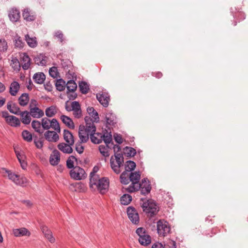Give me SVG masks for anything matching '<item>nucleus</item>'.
I'll use <instances>...</instances> for the list:
<instances>
[{
  "instance_id": "obj_1",
  "label": "nucleus",
  "mask_w": 248,
  "mask_h": 248,
  "mask_svg": "<svg viewBox=\"0 0 248 248\" xmlns=\"http://www.w3.org/2000/svg\"><path fill=\"white\" fill-rule=\"evenodd\" d=\"M85 125H80L79 127L78 136L83 142L88 141L89 136L91 141L94 144H99L103 140V135L101 133H95L96 126L93 119L89 116L84 118Z\"/></svg>"
},
{
  "instance_id": "obj_2",
  "label": "nucleus",
  "mask_w": 248,
  "mask_h": 248,
  "mask_svg": "<svg viewBox=\"0 0 248 248\" xmlns=\"http://www.w3.org/2000/svg\"><path fill=\"white\" fill-rule=\"evenodd\" d=\"M114 152L115 159L112 156L110 159V166L112 170L116 174H119L121 172L120 168L123 165L124 157L123 155L121 153H118L121 151V147L118 145H114L113 146Z\"/></svg>"
},
{
  "instance_id": "obj_3",
  "label": "nucleus",
  "mask_w": 248,
  "mask_h": 248,
  "mask_svg": "<svg viewBox=\"0 0 248 248\" xmlns=\"http://www.w3.org/2000/svg\"><path fill=\"white\" fill-rule=\"evenodd\" d=\"M140 179V171L131 172L130 173L129 180L131 184L128 186L126 190L128 192L132 193L138 191L141 187V184L139 181Z\"/></svg>"
},
{
  "instance_id": "obj_4",
  "label": "nucleus",
  "mask_w": 248,
  "mask_h": 248,
  "mask_svg": "<svg viewBox=\"0 0 248 248\" xmlns=\"http://www.w3.org/2000/svg\"><path fill=\"white\" fill-rule=\"evenodd\" d=\"M1 172L4 176H7L10 180H11L16 185L24 186L27 183V179L25 177L20 178L19 175L5 168L1 169Z\"/></svg>"
},
{
  "instance_id": "obj_5",
  "label": "nucleus",
  "mask_w": 248,
  "mask_h": 248,
  "mask_svg": "<svg viewBox=\"0 0 248 248\" xmlns=\"http://www.w3.org/2000/svg\"><path fill=\"white\" fill-rule=\"evenodd\" d=\"M141 207L143 211L147 214L148 216L151 217L156 215L158 211L155 203L149 200H146L145 202L143 201Z\"/></svg>"
},
{
  "instance_id": "obj_6",
  "label": "nucleus",
  "mask_w": 248,
  "mask_h": 248,
  "mask_svg": "<svg viewBox=\"0 0 248 248\" xmlns=\"http://www.w3.org/2000/svg\"><path fill=\"white\" fill-rule=\"evenodd\" d=\"M171 227L169 223L164 219L157 222V232L159 236L165 237L170 233Z\"/></svg>"
},
{
  "instance_id": "obj_7",
  "label": "nucleus",
  "mask_w": 248,
  "mask_h": 248,
  "mask_svg": "<svg viewBox=\"0 0 248 248\" xmlns=\"http://www.w3.org/2000/svg\"><path fill=\"white\" fill-rule=\"evenodd\" d=\"M70 175L72 178L77 180H80L86 177L84 169L78 166L72 169L70 171Z\"/></svg>"
},
{
  "instance_id": "obj_8",
  "label": "nucleus",
  "mask_w": 248,
  "mask_h": 248,
  "mask_svg": "<svg viewBox=\"0 0 248 248\" xmlns=\"http://www.w3.org/2000/svg\"><path fill=\"white\" fill-rule=\"evenodd\" d=\"M127 214L129 219L134 224L139 223L140 218L139 214L135 208L129 206L127 209Z\"/></svg>"
},
{
  "instance_id": "obj_9",
  "label": "nucleus",
  "mask_w": 248,
  "mask_h": 248,
  "mask_svg": "<svg viewBox=\"0 0 248 248\" xmlns=\"http://www.w3.org/2000/svg\"><path fill=\"white\" fill-rule=\"evenodd\" d=\"M109 180L107 178H102L96 186L101 194H105L108 190Z\"/></svg>"
},
{
  "instance_id": "obj_10",
  "label": "nucleus",
  "mask_w": 248,
  "mask_h": 248,
  "mask_svg": "<svg viewBox=\"0 0 248 248\" xmlns=\"http://www.w3.org/2000/svg\"><path fill=\"white\" fill-rule=\"evenodd\" d=\"M40 228L45 237L49 240V241L53 243L55 241V239L52 235V232L48 227L44 225H42Z\"/></svg>"
},
{
  "instance_id": "obj_11",
  "label": "nucleus",
  "mask_w": 248,
  "mask_h": 248,
  "mask_svg": "<svg viewBox=\"0 0 248 248\" xmlns=\"http://www.w3.org/2000/svg\"><path fill=\"white\" fill-rule=\"evenodd\" d=\"M44 136L46 140L49 142H57L59 140V136L56 132L53 131H46Z\"/></svg>"
},
{
  "instance_id": "obj_12",
  "label": "nucleus",
  "mask_w": 248,
  "mask_h": 248,
  "mask_svg": "<svg viewBox=\"0 0 248 248\" xmlns=\"http://www.w3.org/2000/svg\"><path fill=\"white\" fill-rule=\"evenodd\" d=\"M61 156L60 152L57 150L53 151L49 157L50 164L52 166L57 165L60 161Z\"/></svg>"
},
{
  "instance_id": "obj_13",
  "label": "nucleus",
  "mask_w": 248,
  "mask_h": 248,
  "mask_svg": "<svg viewBox=\"0 0 248 248\" xmlns=\"http://www.w3.org/2000/svg\"><path fill=\"white\" fill-rule=\"evenodd\" d=\"M96 98L99 103L104 107H107L108 106L109 96L107 93H97L96 94Z\"/></svg>"
},
{
  "instance_id": "obj_14",
  "label": "nucleus",
  "mask_w": 248,
  "mask_h": 248,
  "mask_svg": "<svg viewBox=\"0 0 248 248\" xmlns=\"http://www.w3.org/2000/svg\"><path fill=\"white\" fill-rule=\"evenodd\" d=\"M8 16L12 22H16L20 19V13L17 9L12 8L9 11Z\"/></svg>"
},
{
  "instance_id": "obj_15",
  "label": "nucleus",
  "mask_w": 248,
  "mask_h": 248,
  "mask_svg": "<svg viewBox=\"0 0 248 248\" xmlns=\"http://www.w3.org/2000/svg\"><path fill=\"white\" fill-rule=\"evenodd\" d=\"M22 16L23 18L27 21H32L36 19V15L28 8L24 9Z\"/></svg>"
},
{
  "instance_id": "obj_16",
  "label": "nucleus",
  "mask_w": 248,
  "mask_h": 248,
  "mask_svg": "<svg viewBox=\"0 0 248 248\" xmlns=\"http://www.w3.org/2000/svg\"><path fill=\"white\" fill-rule=\"evenodd\" d=\"M47 57L43 54L37 55L34 58V62L38 65H46L47 62Z\"/></svg>"
},
{
  "instance_id": "obj_17",
  "label": "nucleus",
  "mask_w": 248,
  "mask_h": 248,
  "mask_svg": "<svg viewBox=\"0 0 248 248\" xmlns=\"http://www.w3.org/2000/svg\"><path fill=\"white\" fill-rule=\"evenodd\" d=\"M21 62L22 68L24 70H27L30 68L31 65V59L27 53H23L21 57Z\"/></svg>"
},
{
  "instance_id": "obj_18",
  "label": "nucleus",
  "mask_w": 248,
  "mask_h": 248,
  "mask_svg": "<svg viewBox=\"0 0 248 248\" xmlns=\"http://www.w3.org/2000/svg\"><path fill=\"white\" fill-rule=\"evenodd\" d=\"M18 115H20L21 121L24 124H29L31 123V115L29 111L27 110L21 111Z\"/></svg>"
},
{
  "instance_id": "obj_19",
  "label": "nucleus",
  "mask_w": 248,
  "mask_h": 248,
  "mask_svg": "<svg viewBox=\"0 0 248 248\" xmlns=\"http://www.w3.org/2000/svg\"><path fill=\"white\" fill-rule=\"evenodd\" d=\"M72 145H70L68 143L62 142L59 143L57 147L59 150L65 154H71L73 152V149L71 147Z\"/></svg>"
},
{
  "instance_id": "obj_20",
  "label": "nucleus",
  "mask_w": 248,
  "mask_h": 248,
  "mask_svg": "<svg viewBox=\"0 0 248 248\" xmlns=\"http://www.w3.org/2000/svg\"><path fill=\"white\" fill-rule=\"evenodd\" d=\"M63 139L66 142L70 145H73L74 144V136L72 133L68 130L64 129L63 133Z\"/></svg>"
},
{
  "instance_id": "obj_21",
  "label": "nucleus",
  "mask_w": 248,
  "mask_h": 248,
  "mask_svg": "<svg viewBox=\"0 0 248 248\" xmlns=\"http://www.w3.org/2000/svg\"><path fill=\"white\" fill-rule=\"evenodd\" d=\"M29 112L31 116L34 118H40L44 115V111L38 107L31 108Z\"/></svg>"
},
{
  "instance_id": "obj_22",
  "label": "nucleus",
  "mask_w": 248,
  "mask_h": 248,
  "mask_svg": "<svg viewBox=\"0 0 248 248\" xmlns=\"http://www.w3.org/2000/svg\"><path fill=\"white\" fill-rule=\"evenodd\" d=\"M14 150L18 160L20 164L21 167L23 169H26L27 166V164L25 160L26 158L25 155L23 154H21L19 152L17 151L15 148H14Z\"/></svg>"
},
{
  "instance_id": "obj_23",
  "label": "nucleus",
  "mask_w": 248,
  "mask_h": 248,
  "mask_svg": "<svg viewBox=\"0 0 248 248\" xmlns=\"http://www.w3.org/2000/svg\"><path fill=\"white\" fill-rule=\"evenodd\" d=\"M60 119L62 123L69 128L74 129L75 128L74 123L70 117L64 115H62Z\"/></svg>"
},
{
  "instance_id": "obj_24",
  "label": "nucleus",
  "mask_w": 248,
  "mask_h": 248,
  "mask_svg": "<svg viewBox=\"0 0 248 248\" xmlns=\"http://www.w3.org/2000/svg\"><path fill=\"white\" fill-rule=\"evenodd\" d=\"M20 88L19 84L17 81L12 82L10 86L9 93L12 96H16Z\"/></svg>"
},
{
  "instance_id": "obj_25",
  "label": "nucleus",
  "mask_w": 248,
  "mask_h": 248,
  "mask_svg": "<svg viewBox=\"0 0 248 248\" xmlns=\"http://www.w3.org/2000/svg\"><path fill=\"white\" fill-rule=\"evenodd\" d=\"M7 108L11 113L17 115H18L21 112L20 108L16 104H11L10 102H8Z\"/></svg>"
},
{
  "instance_id": "obj_26",
  "label": "nucleus",
  "mask_w": 248,
  "mask_h": 248,
  "mask_svg": "<svg viewBox=\"0 0 248 248\" xmlns=\"http://www.w3.org/2000/svg\"><path fill=\"white\" fill-rule=\"evenodd\" d=\"M31 126L34 131L39 134H43L44 130L42 126V124L38 120H33L31 122Z\"/></svg>"
},
{
  "instance_id": "obj_27",
  "label": "nucleus",
  "mask_w": 248,
  "mask_h": 248,
  "mask_svg": "<svg viewBox=\"0 0 248 248\" xmlns=\"http://www.w3.org/2000/svg\"><path fill=\"white\" fill-rule=\"evenodd\" d=\"M33 79L35 83L42 84L46 79V76L42 72L37 73L33 76Z\"/></svg>"
},
{
  "instance_id": "obj_28",
  "label": "nucleus",
  "mask_w": 248,
  "mask_h": 248,
  "mask_svg": "<svg viewBox=\"0 0 248 248\" xmlns=\"http://www.w3.org/2000/svg\"><path fill=\"white\" fill-rule=\"evenodd\" d=\"M116 117L115 115L112 112H108L106 115V120L107 124L113 126L116 124Z\"/></svg>"
},
{
  "instance_id": "obj_29",
  "label": "nucleus",
  "mask_w": 248,
  "mask_h": 248,
  "mask_svg": "<svg viewBox=\"0 0 248 248\" xmlns=\"http://www.w3.org/2000/svg\"><path fill=\"white\" fill-rule=\"evenodd\" d=\"M29 101V94L27 93H23L18 98V102L21 106L24 107L26 106Z\"/></svg>"
},
{
  "instance_id": "obj_30",
  "label": "nucleus",
  "mask_w": 248,
  "mask_h": 248,
  "mask_svg": "<svg viewBox=\"0 0 248 248\" xmlns=\"http://www.w3.org/2000/svg\"><path fill=\"white\" fill-rule=\"evenodd\" d=\"M6 123L12 126H18L20 124V121L18 118L14 116H10L7 120Z\"/></svg>"
},
{
  "instance_id": "obj_31",
  "label": "nucleus",
  "mask_w": 248,
  "mask_h": 248,
  "mask_svg": "<svg viewBox=\"0 0 248 248\" xmlns=\"http://www.w3.org/2000/svg\"><path fill=\"white\" fill-rule=\"evenodd\" d=\"M87 111L88 114L93 118L94 120H93V123L99 122V117L98 113L93 107H88L87 109Z\"/></svg>"
},
{
  "instance_id": "obj_32",
  "label": "nucleus",
  "mask_w": 248,
  "mask_h": 248,
  "mask_svg": "<svg viewBox=\"0 0 248 248\" xmlns=\"http://www.w3.org/2000/svg\"><path fill=\"white\" fill-rule=\"evenodd\" d=\"M103 140L108 147V145H113V143L112 142V135L111 132L108 133L107 131L106 133H103Z\"/></svg>"
},
{
  "instance_id": "obj_33",
  "label": "nucleus",
  "mask_w": 248,
  "mask_h": 248,
  "mask_svg": "<svg viewBox=\"0 0 248 248\" xmlns=\"http://www.w3.org/2000/svg\"><path fill=\"white\" fill-rule=\"evenodd\" d=\"M25 40L29 46L34 48L37 46V43L36 37H30L28 34L25 36Z\"/></svg>"
},
{
  "instance_id": "obj_34",
  "label": "nucleus",
  "mask_w": 248,
  "mask_h": 248,
  "mask_svg": "<svg viewBox=\"0 0 248 248\" xmlns=\"http://www.w3.org/2000/svg\"><path fill=\"white\" fill-rule=\"evenodd\" d=\"M129 175V172H128L126 171H123L121 174L120 177L121 183L124 185L128 184L130 182Z\"/></svg>"
},
{
  "instance_id": "obj_35",
  "label": "nucleus",
  "mask_w": 248,
  "mask_h": 248,
  "mask_svg": "<svg viewBox=\"0 0 248 248\" xmlns=\"http://www.w3.org/2000/svg\"><path fill=\"white\" fill-rule=\"evenodd\" d=\"M90 186L91 188H93V186H96L101 179L98 175H90Z\"/></svg>"
},
{
  "instance_id": "obj_36",
  "label": "nucleus",
  "mask_w": 248,
  "mask_h": 248,
  "mask_svg": "<svg viewBox=\"0 0 248 248\" xmlns=\"http://www.w3.org/2000/svg\"><path fill=\"white\" fill-rule=\"evenodd\" d=\"M139 243L142 246H146L149 245L151 242V236L147 234L143 235L139 238Z\"/></svg>"
},
{
  "instance_id": "obj_37",
  "label": "nucleus",
  "mask_w": 248,
  "mask_h": 248,
  "mask_svg": "<svg viewBox=\"0 0 248 248\" xmlns=\"http://www.w3.org/2000/svg\"><path fill=\"white\" fill-rule=\"evenodd\" d=\"M67 93L74 92L77 88L76 83L73 80H69L66 83Z\"/></svg>"
},
{
  "instance_id": "obj_38",
  "label": "nucleus",
  "mask_w": 248,
  "mask_h": 248,
  "mask_svg": "<svg viewBox=\"0 0 248 248\" xmlns=\"http://www.w3.org/2000/svg\"><path fill=\"white\" fill-rule=\"evenodd\" d=\"M80 92L83 94L87 93L89 90V86L85 81H81L78 84Z\"/></svg>"
},
{
  "instance_id": "obj_39",
  "label": "nucleus",
  "mask_w": 248,
  "mask_h": 248,
  "mask_svg": "<svg viewBox=\"0 0 248 248\" xmlns=\"http://www.w3.org/2000/svg\"><path fill=\"white\" fill-rule=\"evenodd\" d=\"M46 115L48 117H52L57 113L56 107L51 106L46 108L45 111Z\"/></svg>"
},
{
  "instance_id": "obj_40",
  "label": "nucleus",
  "mask_w": 248,
  "mask_h": 248,
  "mask_svg": "<svg viewBox=\"0 0 248 248\" xmlns=\"http://www.w3.org/2000/svg\"><path fill=\"white\" fill-rule=\"evenodd\" d=\"M51 120L46 117L42 119L41 124L43 130H48L51 127Z\"/></svg>"
},
{
  "instance_id": "obj_41",
  "label": "nucleus",
  "mask_w": 248,
  "mask_h": 248,
  "mask_svg": "<svg viewBox=\"0 0 248 248\" xmlns=\"http://www.w3.org/2000/svg\"><path fill=\"white\" fill-rule=\"evenodd\" d=\"M110 148V146L108 145V147L107 145L105 146L101 145L99 146V150L101 155L104 157H108L109 155L108 152V148Z\"/></svg>"
},
{
  "instance_id": "obj_42",
  "label": "nucleus",
  "mask_w": 248,
  "mask_h": 248,
  "mask_svg": "<svg viewBox=\"0 0 248 248\" xmlns=\"http://www.w3.org/2000/svg\"><path fill=\"white\" fill-rule=\"evenodd\" d=\"M136 163L131 160H128L125 162V171L129 172L133 170L136 168Z\"/></svg>"
},
{
  "instance_id": "obj_43",
  "label": "nucleus",
  "mask_w": 248,
  "mask_h": 248,
  "mask_svg": "<svg viewBox=\"0 0 248 248\" xmlns=\"http://www.w3.org/2000/svg\"><path fill=\"white\" fill-rule=\"evenodd\" d=\"M12 58L11 66L15 70L19 71L21 67L20 62L16 57H12Z\"/></svg>"
},
{
  "instance_id": "obj_44",
  "label": "nucleus",
  "mask_w": 248,
  "mask_h": 248,
  "mask_svg": "<svg viewBox=\"0 0 248 248\" xmlns=\"http://www.w3.org/2000/svg\"><path fill=\"white\" fill-rule=\"evenodd\" d=\"M65 82L62 79H59L57 80L55 86L57 90L59 91H62L65 88Z\"/></svg>"
},
{
  "instance_id": "obj_45",
  "label": "nucleus",
  "mask_w": 248,
  "mask_h": 248,
  "mask_svg": "<svg viewBox=\"0 0 248 248\" xmlns=\"http://www.w3.org/2000/svg\"><path fill=\"white\" fill-rule=\"evenodd\" d=\"M132 201V197L129 194H124L121 198V203L123 205H128Z\"/></svg>"
},
{
  "instance_id": "obj_46",
  "label": "nucleus",
  "mask_w": 248,
  "mask_h": 248,
  "mask_svg": "<svg viewBox=\"0 0 248 248\" xmlns=\"http://www.w3.org/2000/svg\"><path fill=\"white\" fill-rule=\"evenodd\" d=\"M14 45L16 47L19 48H22L24 46V43L23 42L21 37L18 36H16L14 38Z\"/></svg>"
},
{
  "instance_id": "obj_47",
  "label": "nucleus",
  "mask_w": 248,
  "mask_h": 248,
  "mask_svg": "<svg viewBox=\"0 0 248 248\" xmlns=\"http://www.w3.org/2000/svg\"><path fill=\"white\" fill-rule=\"evenodd\" d=\"M33 141L36 148L41 149L43 147L44 140L42 137L39 138L36 136H34Z\"/></svg>"
},
{
  "instance_id": "obj_48",
  "label": "nucleus",
  "mask_w": 248,
  "mask_h": 248,
  "mask_svg": "<svg viewBox=\"0 0 248 248\" xmlns=\"http://www.w3.org/2000/svg\"><path fill=\"white\" fill-rule=\"evenodd\" d=\"M22 136L23 139L27 142H31L32 140V134L28 130H23L22 133Z\"/></svg>"
},
{
  "instance_id": "obj_49",
  "label": "nucleus",
  "mask_w": 248,
  "mask_h": 248,
  "mask_svg": "<svg viewBox=\"0 0 248 248\" xmlns=\"http://www.w3.org/2000/svg\"><path fill=\"white\" fill-rule=\"evenodd\" d=\"M125 154L127 156L132 157L134 156L136 154V150L130 147H126L124 148Z\"/></svg>"
},
{
  "instance_id": "obj_50",
  "label": "nucleus",
  "mask_w": 248,
  "mask_h": 248,
  "mask_svg": "<svg viewBox=\"0 0 248 248\" xmlns=\"http://www.w3.org/2000/svg\"><path fill=\"white\" fill-rule=\"evenodd\" d=\"M51 127L55 130L57 132L60 133L61 128L58 121L56 119H53L51 120Z\"/></svg>"
},
{
  "instance_id": "obj_51",
  "label": "nucleus",
  "mask_w": 248,
  "mask_h": 248,
  "mask_svg": "<svg viewBox=\"0 0 248 248\" xmlns=\"http://www.w3.org/2000/svg\"><path fill=\"white\" fill-rule=\"evenodd\" d=\"M75 161H77V159L75 156L73 155L69 156L66 161L67 167L68 169H73L75 167L74 166V163Z\"/></svg>"
},
{
  "instance_id": "obj_52",
  "label": "nucleus",
  "mask_w": 248,
  "mask_h": 248,
  "mask_svg": "<svg viewBox=\"0 0 248 248\" xmlns=\"http://www.w3.org/2000/svg\"><path fill=\"white\" fill-rule=\"evenodd\" d=\"M8 45L4 39H0V51L5 52L7 50Z\"/></svg>"
},
{
  "instance_id": "obj_53",
  "label": "nucleus",
  "mask_w": 248,
  "mask_h": 248,
  "mask_svg": "<svg viewBox=\"0 0 248 248\" xmlns=\"http://www.w3.org/2000/svg\"><path fill=\"white\" fill-rule=\"evenodd\" d=\"M75 190L77 192H83L85 190V187L83 184L81 182L76 183L74 184Z\"/></svg>"
},
{
  "instance_id": "obj_54",
  "label": "nucleus",
  "mask_w": 248,
  "mask_h": 248,
  "mask_svg": "<svg viewBox=\"0 0 248 248\" xmlns=\"http://www.w3.org/2000/svg\"><path fill=\"white\" fill-rule=\"evenodd\" d=\"M141 193L142 195H146L149 193L151 190V187L150 184H148L147 186L144 185L143 187H142V185L141 184Z\"/></svg>"
},
{
  "instance_id": "obj_55",
  "label": "nucleus",
  "mask_w": 248,
  "mask_h": 248,
  "mask_svg": "<svg viewBox=\"0 0 248 248\" xmlns=\"http://www.w3.org/2000/svg\"><path fill=\"white\" fill-rule=\"evenodd\" d=\"M49 75L53 78H57L59 75L57 68L56 67L50 68L49 70Z\"/></svg>"
},
{
  "instance_id": "obj_56",
  "label": "nucleus",
  "mask_w": 248,
  "mask_h": 248,
  "mask_svg": "<svg viewBox=\"0 0 248 248\" xmlns=\"http://www.w3.org/2000/svg\"><path fill=\"white\" fill-rule=\"evenodd\" d=\"M83 143L80 140V141H78L76 144V150L79 154H82L84 151V147L81 145V143Z\"/></svg>"
},
{
  "instance_id": "obj_57",
  "label": "nucleus",
  "mask_w": 248,
  "mask_h": 248,
  "mask_svg": "<svg viewBox=\"0 0 248 248\" xmlns=\"http://www.w3.org/2000/svg\"><path fill=\"white\" fill-rule=\"evenodd\" d=\"M54 36L57 38L61 43L62 44L64 41L63 34L61 31H57L54 33Z\"/></svg>"
},
{
  "instance_id": "obj_58",
  "label": "nucleus",
  "mask_w": 248,
  "mask_h": 248,
  "mask_svg": "<svg viewBox=\"0 0 248 248\" xmlns=\"http://www.w3.org/2000/svg\"><path fill=\"white\" fill-rule=\"evenodd\" d=\"M136 233L139 235V237H141L143 235H146L148 234L146 232L145 229L143 228L140 227L136 230Z\"/></svg>"
},
{
  "instance_id": "obj_59",
  "label": "nucleus",
  "mask_w": 248,
  "mask_h": 248,
  "mask_svg": "<svg viewBox=\"0 0 248 248\" xmlns=\"http://www.w3.org/2000/svg\"><path fill=\"white\" fill-rule=\"evenodd\" d=\"M234 17H237V19L239 22L245 19L246 15L242 12H239L234 16Z\"/></svg>"
},
{
  "instance_id": "obj_60",
  "label": "nucleus",
  "mask_w": 248,
  "mask_h": 248,
  "mask_svg": "<svg viewBox=\"0 0 248 248\" xmlns=\"http://www.w3.org/2000/svg\"><path fill=\"white\" fill-rule=\"evenodd\" d=\"M114 139L115 141L118 144H121L123 142V139L122 136L120 134H114Z\"/></svg>"
},
{
  "instance_id": "obj_61",
  "label": "nucleus",
  "mask_w": 248,
  "mask_h": 248,
  "mask_svg": "<svg viewBox=\"0 0 248 248\" xmlns=\"http://www.w3.org/2000/svg\"><path fill=\"white\" fill-rule=\"evenodd\" d=\"M73 111V115L76 118H80L82 116V112L81 108L72 110Z\"/></svg>"
},
{
  "instance_id": "obj_62",
  "label": "nucleus",
  "mask_w": 248,
  "mask_h": 248,
  "mask_svg": "<svg viewBox=\"0 0 248 248\" xmlns=\"http://www.w3.org/2000/svg\"><path fill=\"white\" fill-rule=\"evenodd\" d=\"M19 229L20 232V236H24V235L29 236L30 235V232L28 231V230L27 229H26L25 228H21Z\"/></svg>"
},
{
  "instance_id": "obj_63",
  "label": "nucleus",
  "mask_w": 248,
  "mask_h": 248,
  "mask_svg": "<svg viewBox=\"0 0 248 248\" xmlns=\"http://www.w3.org/2000/svg\"><path fill=\"white\" fill-rule=\"evenodd\" d=\"M71 104H72L71 109H72V110L81 108L79 102L78 101H74V102H72Z\"/></svg>"
},
{
  "instance_id": "obj_64",
  "label": "nucleus",
  "mask_w": 248,
  "mask_h": 248,
  "mask_svg": "<svg viewBox=\"0 0 248 248\" xmlns=\"http://www.w3.org/2000/svg\"><path fill=\"white\" fill-rule=\"evenodd\" d=\"M38 103L36 100L31 99L30 103L29 108L30 109L34 107H37Z\"/></svg>"
}]
</instances>
